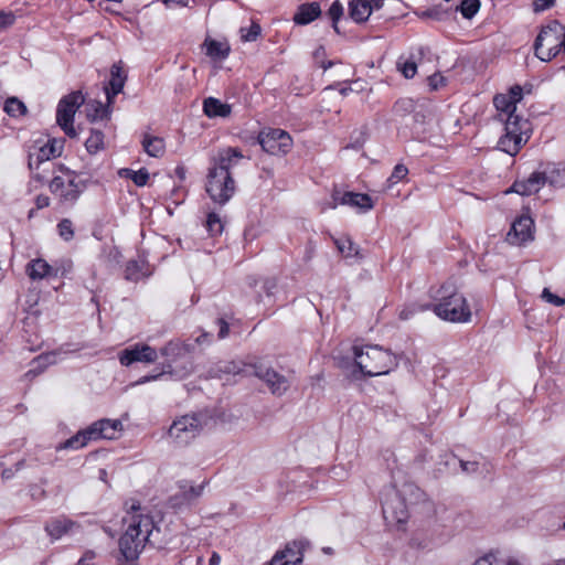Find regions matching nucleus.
Listing matches in <instances>:
<instances>
[{
	"mask_svg": "<svg viewBox=\"0 0 565 565\" xmlns=\"http://www.w3.org/2000/svg\"><path fill=\"white\" fill-rule=\"evenodd\" d=\"M125 505L127 515L122 521L127 527L119 539V565H138V557L149 541L154 521L151 515L145 513L138 501L131 500Z\"/></svg>",
	"mask_w": 565,
	"mask_h": 565,
	"instance_id": "obj_1",
	"label": "nucleus"
},
{
	"mask_svg": "<svg viewBox=\"0 0 565 565\" xmlns=\"http://www.w3.org/2000/svg\"><path fill=\"white\" fill-rule=\"evenodd\" d=\"M242 159L244 154L237 147L222 148L211 159L205 191L215 204L223 206L234 196L236 182L232 170Z\"/></svg>",
	"mask_w": 565,
	"mask_h": 565,
	"instance_id": "obj_2",
	"label": "nucleus"
},
{
	"mask_svg": "<svg viewBox=\"0 0 565 565\" xmlns=\"http://www.w3.org/2000/svg\"><path fill=\"white\" fill-rule=\"evenodd\" d=\"M428 295L431 302L425 303L422 309H429L439 319L452 323L471 320L470 306L454 282L446 281L438 287H430Z\"/></svg>",
	"mask_w": 565,
	"mask_h": 565,
	"instance_id": "obj_3",
	"label": "nucleus"
},
{
	"mask_svg": "<svg viewBox=\"0 0 565 565\" xmlns=\"http://www.w3.org/2000/svg\"><path fill=\"white\" fill-rule=\"evenodd\" d=\"M51 166L52 178L47 181L50 192L60 206H75L87 190L89 181L63 163H52Z\"/></svg>",
	"mask_w": 565,
	"mask_h": 565,
	"instance_id": "obj_4",
	"label": "nucleus"
},
{
	"mask_svg": "<svg viewBox=\"0 0 565 565\" xmlns=\"http://www.w3.org/2000/svg\"><path fill=\"white\" fill-rule=\"evenodd\" d=\"M194 345L180 340H170L160 349L163 358L162 371L157 375H146L141 379V383L157 380L163 374H170L179 379H183L192 371V352Z\"/></svg>",
	"mask_w": 565,
	"mask_h": 565,
	"instance_id": "obj_5",
	"label": "nucleus"
},
{
	"mask_svg": "<svg viewBox=\"0 0 565 565\" xmlns=\"http://www.w3.org/2000/svg\"><path fill=\"white\" fill-rule=\"evenodd\" d=\"M353 350L355 364L365 376L384 375L398 365V356L380 345L354 347Z\"/></svg>",
	"mask_w": 565,
	"mask_h": 565,
	"instance_id": "obj_6",
	"label": "nucleus"
},
{
	"mask_svg": "<svg viewBox=\"0 0 565 565\" xmlns=\"http://www.w3.org/2000/svg\"><path fill=\"white\" fill-rule=\"evenodd\" d=\"M534 54L543 62L555 58L561 51L565 53V26L557 20L542 26L534 41Z\"/></svg>",
	"mask_w": 565,
	"mask_h": 565,
	"instance_id": "obj_7",
	"label": "nucleus"
},
{
	"mask_svg": "<svg viewBox=\"0 0 565 565\" xmlns=\"http://www.w3.org/2000/svg\"><path fill=\"white\" fill-rule=\"evenodd\" d=\"M62 151L63 141L55 138H50L44 143L38 140L31 146L28 156V167L31 171H35L33 174L35 181L41 183L46 181L45 175L38 172V170L42 163L60 157Z\"/></svg>",
	"mask_w": 565,
	"mask_h": 565,
	"instance_id": "obj_8",
	"label": "nucleus"
},
{
	"mask_svg": "<svg viewBox=\"0 0 565 565\" xmlns=\"http://www.w3.org/2000/svg\"><path fill=\"white\" fill-rule=\"evenodd\" d=\"M257 142L264 152L275 157L287 156L294 147L292 137L288 131L271 127L259 130Z\"/></svg>",
	"mask_w": 565,
	"mask_h": 565,
	"instance_id": "obj_9",
	"label": "nucleus"
},
{
	"mask_svg": "<svg viewBox=\"0 0 565 565\" xmlns=\"http://www.w3.org/2000/svg\"><path fill=\"white\" fill-rule=\"evenodd\" d=\"M85 98L82 92L76 90L63 96L56 108V122L68 137H75L74 117Z\"/></svg>",
	"mask_w": 565,
	"mask_h": 565,
	"instance_id": "obj_10",
	"label": "nucleus"
},
{
	"mask_svg": "<svg viewBox=\"0 0 565 565\" xmlns=\"http://www.w3.org/2000/svg\"><path fill=\"white\" fill-rule=\"evenodd\" d=\"M201 419L198 415H184L175 420L169 428V436L178 445H188L201 431Z\"/></svg>",
	"mask_w": 565,
	"mask_h": 565,
	"instance_id": "obj_11",
	"label": "nucleus"
},
{
	"mask_svg": "<svg viewBox=\"0 0 565 565\" xmlns=\"http://www.w3.org/2000/svg\"><path fill=\"white\" fill-rule=\"evenodd\" d=\"M331 200L328 204L330 209H335L338 205H348L358 209L360 212H367L374 207V201L367 193L342 192L337 186L332 189Z\"/></svg>",
	"mask_w": 565,
	"mask_h": 565,
	"instance_id": "obj_12",
	"label": "nucleus"
},
{
	"mask_svg": "<svg viewBox=\"0 0 565 565\" xmlns=\"http://www.w3.org/2000/svg\"><path fill=\"white\" fill-rule=\"evenodd\" d=\"M158 359L157 350L147 343H135L121 350L118 360L121 365L130 366L134 363L150 364Z\"/></svg>",
	"mask_w": 565,
	"mask_h": 565,
	"instance_id": "obj_13",
	"label": "nucleus"
},
{
	"mask_svg": "<svg viewBox=\"0 0 565 565\" xmlns=\"http://www.w3.org/2000/svg\"><path fill=\"white\" fill-rule=\"evenodd\" d=\"M207 481H203L199 486H193L189 480H181L178 482V492L169 499L170 507L175 510L190 507L203 493Z\"/></svg>",
	"mask_w": 565,
	"mask_h": 565,
	"instance_id": "obj_14",
	"label": "nucleus"
},
{
	"mask_svg": "<svg viewBox=\"0 0 565 565\" xmlns=\"http://www.w3.org/2000/svg\"><path fill=\"white\" fill-rule=\"evenodd\" d=\"M306 544L303 541L288 542L269 561L268 565H301Z\"/></svg>",
	"mask_w": 565,
	"mask_h": 565,
	"instance_id": "obj_15",
	"label": "nucleus"
},
{
	"mask_svg": "<svg viewBox=\"0 0 565 565\" xmlns=\"http://www.w3.org/2000/svg\"><path fill=\"white\" fill-rule=\"evenodd\" d=\"M534 221L530 215H520L512 223L508 233V241L511 244H523L533 239Z\"/></svg>",
	"mask_w": 565,
	"mask_h": 565,
	"instance_id": "obj_16",
	"label": "nucleus"
},
{
	"mask_svg": "<svg viewBox=\"0 0 565 565\" xmlns=\"http://www.w3.org/2000/svg\"><path fill=\"white\" fill-rule=\"evenodd\" d=\"M122 430V423L119 419L103 418L94 422L87 427V434L93 440L115 439Z\"/></svg>",
	"mask_w": 565,
	"mask_h": 565,
	"instance_id": "obj_17",
	"label": "nucleus"
},
{
	"mask_svg": "<svg viewBox=\"0 0 565 565\" xmlns=\"http://www.w3.org/2000/svg\"><path fill=\"white\" fill-rule=\"evenodd\" d=\"M79 529L81 524L78 522L65 515L52 518L44 525V530L52 541L60 540L64 535L73 533Z\"/></svg>",
	"mask_w": 565,
	"mask_h": 565,
	"instance_id": "obj_18",
	"label": "nucleus"
},
{
	"mask_svg": "<svg viewBox=\"0 0 565 565\" xmlns=\"http://www.w3.org/2000/svg\"><path fill=\"white\" fill-rule=\"evenodd\" d=\"M545 182V173L535 171L525 180H515L508 192H514L522 196H530L536 194L544 186Z\"/></svg>",
	"mask_w": 565,
	"mask_h": 565,
	"instance_id": "obj_19",
	"label": "nucleus"
},
{
	"mask_svg": "<svg viewBox=\"0 0 565 565\" xmlns=\"http://www.w3.org/2000/svg\"><path fill=\"white\" fill-rule=\"evenodd\" d=\"M25 274L32 281L57 277V269L44 258L31 259L25 266Z\"/></svg>",
	"mask_w": 565,
	"mask_h": 565,
	"instance_id": "obj_20",
	"label": "nucleus"
},
{
	"mask_svg": "<svg viewBox=\"0 0 565 565\" xmlns=\"http://www.w3.org/2000/svg\"><path fill=\"white\" fill-rule=\"evenodd\" d=\"M254 373L268 385L273 394L280 395L287 390V380L285 376L273 369H268L263 365H255Z\"/></svg>",
	"mask_w": 565,
	"mask_h": 565,
	"instance_id": "obj_21",
	"label": "nucleus"
},
{
	"mask_svg": "<svg viewBox=\"0 0 565 565\" xmlns=\"http://www.w3.org/2000/svg\"><path fill=\"white\" fill-rule=\"evenodd\" d=\"M127 81V73L121 63H115L110 68V78L108 85L105 87L106 98L108 104H113L115 97L121 93Z\"/></svg>",
	"mask_w": 565,
	"mask_h": 565,
	"instance_id": "obj_22",
	"label": "nucleus"
},
{
	"mask_svg": "<svg viewBox=\"0 0 565 565\" xmlns=\"http://www.w3.org/2000/svg\"><path fill=\"white\" fill-rule=\"evenodd\" d=\"M322 13L319 2H306L297 8L292 21L297 25H307L317 20Z\"/></svg>",
	"mask_w": 565,
	"mask_h": 565,
	"instance_id": "obj_23",
	"label": "nucleus"
},
{
	"mask_svg": "<svg viewBox=\"0 0 565 565\" xmlns=\"http://www.w3.org/2000/svg\"><path fill=\"white\" fill-rule=\"evenodd\" d=\"M202 47L205 55L213 61H224L231 53V45L226 40L218 41L210 36L204 40Z\"/></svg>",
	"mask_w": 565,
	"mask_h": 565,
	"instance_id": "obj_24",
	"label": "nucleus"
},
{
	"mask_svg": "<svg viewBox=\"0 0 565 565\" xmlns=\"http://www.w3.org/2000/svg\"><path fill=\"white\" fill-rule=\"evenodd\" d=\"M204 114L212 117H228L232 114L231 105L222 103L220 99L214 97L205 98L203 102Z\"/></svg>",
	"mask_w": 565,
	"mask_h": 565,
	"instance_id": "obj_25",
	"label": "nucleus"
},
{
	"mask_svg": "<svg viewBox=\"0 0 565 565\" xmlns=\"http://www.w3.org/2000/svg\"><path fill=\"white\" fill-rule=\"evenodd\" d=\"M525 142H526V140H524L522 136L510 135V134L505 132L499 139L498 145L502 151L514 157L520 152V150L522 149V147Z\"/></svg>",
	"mask_w": 565,
	"mask_h": 565,
	"instance_id": "obj_26",
	"label": "nucleus"
},
{
	"mask_svg": "<svg viewBox=\"0 0 565 565\" xmlns=\"http://www.w3.org/2000/svg\"><path fill=\"white\" fill-rule=\"evenodd\" d=\"M141 145L143 150L150 156L154 158H160L166 152V142L163 138L150 136L148 134L143 135L141 140Z\"/></svg>",
	"mask_w": 565,
	"mask_h": 565,
	"instance_id": "obj_27",
	"label": "nucleus"
},
{
	"mask_svg": "<svg viewBox=\"0 0 565 565\" xmlns=\"http://www.w3.org/2000/svg\"><path fill=\"white\" fill-rule=\"evenodd\" d=\"M371 13L367 0H351L349 2V15L353 21L358 23L365 22Z\"/></svg>",
	"mask_w": 565,
	"mask_h": 565,
	"instance_id": "obj_28",
	"label": "nucleus"
},
{
	"mask_svg": "<svg viewBox=\"0 0 565 565\" xmlns=\"http://www.w3.org/2000/svg\"><path fill=\"white\" fill-rule=\"evenodd\" d=\"M339 253L345 258H361L360 247L349 235H342L333 239Z\"/></svg>",
	"mask_w": 565,
	"mask_h": 565,
	"instance_id": "obj_29",
	"label": "nucleus"
},
{
	"mask_svg": "<svg viewBox=\"0 0 565 565\" xmlns=\"http://www.w3.org/2000/svg\"><path fill=\"white\" fill-rule=\"evenodd\" d=\"M416 104L411 97H401L396 99L392 106V115L395 120L404 119L406 116L415 111Z\"/></svg>",
	"mask_w": 565,
	"mask_h": 565,
	"instance_id": "obj_30",
	"label": "nucleus"
},
{
	"mask_svg": "<svg viewBox=\"0 0 565 565\" xmlns=\"http://www.w3.org/2000/svg\"><path fill=\"white\" fill-rule=\"evenodd\" d=\"M398 510H394L387 502L382 505V512L385 520L396 522L398 524L405 523L408 514L405 504L402 500L397 501Z\"/></svg>",
	"mask_w": 565,
	"mask_h": 565,
	"instance_id": "obj_31",
	"label": "nucleus"
},
{
	"mask_svg": "<svg viewBox=\"0 0 565 565\" xmlns=\"http://www.w3.org/2000/svg\"><path fill=\"white\" fill-rule=\"evenodd\" d=\"M118 175L122 179L131 180L137 186H145L150 179L146 168H140L137 171L130 168H122L118 171Z\"/></svg>",
	"mask_w": 565,
	"mask_h": 565,
	"instance_id": "obj_32",
	"label": "nucleus"
},
{
	"mask_svg": "<svg viewBox=\"0 0 565 565\" xmlns=\"http://www.w3.org/2000/svg\"><path fill=\"white\" fill-rule=\"evenodd\" d=\"M89 441H93L92 435L87 434V427L77 431L74 436L60 444L57 449H81Z\"/></svg>",
	"mask_w": 565,
	"mask_h": 565,
	"instance_id": "obj_33",
	"label": "nucleus"
},
{
	"mask_svg": "<svg viewBox=\"0 0 565 565\" xmlns=\"http://www.w3.org/2000/svg\"><path fill=\"white\" fill-rule=\"evenodd\" d=\"M105 135L103 131L97 129H92L89 137L85 141V147L88 153L96 154L100 150L104 149L105 146Z\"/></svg>",
	"mask_w": 565,
	"mask_h": 565,
	"instance_id": "obj_34",
	"label": "nucleus"
},
{
	"mask_svg": "<svg viewBox=\"0 0 565 565\" xmlns=\"http://www.w3.org/2000/svg\"><path fill=\"white\" fill-rule=\"evenodd\" d=\"M527 121L522 119L515 113L505 118V132L510 135L522 136L527 127Z\"/></svg>",
	"mask_w": 565,
	"mask_h": 565,
	"instance_id": "obj_35",
	"label": "nucleus"
},
{
	"mask_svg": "<svg viewBox=\"0 0 565 565\" xmlns=\"http://www.w3.org/2000/svg\"><path fill=\"white\" fill-rule=\"evenodd\" d=\"M143 262H139L136 259L128 260L125 266V279L129 281H138L140 280L146 273L143 271Z\"/></svg>",
	"mask_w": 565,
	"mask_h": 565,
	"instance_id": "obj_36",
	"label": "nucleus"
},
{
	"mask_svg": "<svg viewBox=\"0 0 565 565\" xmlns=\"http://www.w3.org/2000/svg\"><path fill=\"white\" fill-rule=\"evenodd\" d=\"M205 228L212 237L218 236L223 233L224 222L221 218L218 213H216V212L207 213L206 220H205Z\"/></svg>",
	"mask_w": 565,
	"mask_h": 565,
	"instance_id": "obj_37",
	"label": "nucleus"
},
{
	"mask_svg": "<svg viewBox=\"0 0 565 565\" xmlns=\"http://www.w3.org/2000/svg\"><path fill=\"white\" fill-rule=\"evenodd\" d=\"M3 109L11 117L23 116L28 111L24 103L17 97H9L4 103Z\"/></svg>",
	"mask_w": 565,
	"mask_h": 565,
	"instance_id": "obj_38",
	"label": "nucleus"
},
{
	"mask_svg": "<svg viewBox=\"0 0 565 565\" xmlns=\"http://www.w3.org/2000/svg\"><path fill=\"white\" fill-rule=\"evenodd\" d=\"M493 103L495 108L505 116H511L516 110V106L513 105V102L509 99L507 95H497L493 99Z\"/></svg>",
	"mask_w": 565,
	"mask_h": 565,
	"instance_id": "obj_39",
	"label": "nucleus"
},
{
	"mask_svg": "<svg viewBox=\"0 0 565 565\" xmlns=\"http://www.w3.org/2000/svg\"><path fill=\"white\" fill-rule=\"evenodd\" d=\"M56 231L65 242H71L75 236L74 225L70 218H62L56 225Z\"/></svg>",
	"mask_w": 565,
	"mask_h": 565,
	"instance_id": "obj_40",
	"label": "nucleus"
},
{
	"mask_svg": "<svg viewBox=\"0 0 565 565\" xmlns=\"http://www.w3.org/2000/svg\"><path fill=\"white\" fill-rule=\"evenodd\" d=\"M343 13H344V9H343L342 3L339 0L333 1L332 4L330 6L329 10L327 11V15L331 20L332 28L337 33H340L338 23L341 20V18L343 17Z\"/></svg>",
	"mask_w": 565,
	"mask_h": 565,
	"instance_id": "obj_41",
	"label": "nucleus"
},
{
	"mask_svg": "<svg viewBox=\"0 0 565 565\" xmlns=\"http://www.w3.org/2000/svg\"><path fill=\"white\" fill-rule=\"evenodd\" d=\"M480 9L479 0H462L459 6V11L466 19H471L477 14Z\"/></svg>",
	"mask_w": 565,
	"mask_h": 565,
	"instance_id": "obj_42",
	"label": "nucleus"
},
{
	"mask_svg": "<svg viewBox=\"0 0 565 565\" xmlns=\"http://www.w3.org/2000/svg\"><path fill=\"white\" fill-rule=\"evenodd\" d=\"M408 172V168L405 164L398 163L394 167L392 174L387 179V182L390 185H394L398 182L406 181Z\"/></svg>",
	"mask_w": 565,
	"mask_h": 565,
	"instance_id": "obj_43",
	"label": "nucleus"
},
{
	"mask_svg": "<svg viewBox=\"0 0 565 565\" xmlns=\"http://www.w3.org/2000/svg\"><path fill=\"white\" fill-rule=\"evenodd\" d=\"M397 70L402 73V75L411 79L413 78L417 73V64L414 61H404L397 62Z\"/></svg>",
	"mask_w": 565,
	"mask_h": 565,
	"instance_id": "obj_44",
	"label": "nucleus"
},
{
	"mask_svg": "<svg viewBox=\"0 0 565 565\" xmlns=\"http://www.w3.org/2000/svg\"><path fill=\"white\" fill-rule=\"evenodd\" d=\"M424 305L425 303L414 302V303L406 306L405 308H403L399 311V315H398L399 319L408 320L409 318H412L414 315H416L418 312L428 311L429 309H422L424 307Z\"/></svg>",
	"mask_w": 565,
	"mask_h": 565,
	"instance_id": "obj_45",
	"label": "nucleus"
},
{
	"mask_svg": "<svg viewBox=\"0 0 565 565\" xmlns=\"http://www.w3.org/2000/svg\"><path fill=\"white\" fill-rule=\"evenodd\" d=\"M260 34V26L257 23H253L249 28L241 29V38L245 42L256 41Z\"/></svg>",
	"mask_w": 565,
	"mask_h": 565,
	"instance_id": "obj_46",
	"label": "nucleus"
},
{
	"mask_svg": "<svg viewBox=\"0 0 565 565\" xmlns=\"http://www.w3.org/2000/svg\"><path fill=\"white\" fill-rule=\"evenodd\" d=\"M110 104L107 103V105H104L102 103H97L94 113L89 114L88 116L92 117V120H104L108 119L110 116Z\"/></svg>",
	"mask_w": 565,
	"mask_h": 565,
	"instance_id": "obj_47",
	"label": "nucleus"
},
{
	"mask_svg": "<svg viewBox=\"0 0 565 565\" xmlns=\"http://www.w3.org/2000/svg\"><path fill=\"white\" fill-rule=\"evenodd\" d=\"M51 204V198L46 194H39L34 199V209L29 211L28 217L32 218L35 215V212L45 207H49Z\"/></svg>",
	"mask_w": 565,
	"mask_h": 565,
	"instance_id": "obj_48",
	"label": "nucleus"
},
{
	"mask_svg": "<svg viewBox=\"0 0 565 565\" xmlns=\"http://www.w3.org/2000/svg\"><path fill=\"white\" fill-rule=\"evenodd\" d=\"M541 297L546 302L552 303L556 307H562L565 305V298H562V297L553 294L548 288L543 289Z\"/></svg>",
	"mask_w": 565,
	"mask_h": 565,
	"instance_id": "obj_49",
	"label": "nucleus"
},
{
	"mask_svg": "<svg viewBox=\"0 0 565 565\" xmlns=\"http://www.w3.org/2000/svg\"><path fill=\"white\" fill-rule=\"evenodd\" d=\"M409 545L414 548L425 550V548H430L433 544L430 541H427L426 539L423 537L422 532H417L411 539Z\"/></svg>",
	"mask_w": 565,
	"mask_h": 565,
	"instance_id": "obj_50",
	"label": "nucleus"
},
{
	"mask_svg": "<svg viewBox=\"0 0 565 565\" xmlns=\"http://www.w3.org/2000/svg\"><path fill=\"white\" fill-rule=\"evenodd\" d=\"M53 267H55L57 269V277H67L68 274L72 271L73 269V263L72 260H60V262H54L53 264Z\"/></svg>",
	"mask_w": 565,
	"mask_h": 565,
	"instance_id": "obj_51",
	"label": "nucleus"
},
{
	"mask_svg": "<svg viewBox=\"0 0 565 565\" xmlns=\"http://www.w3.org/2000/svg\"><path fill=\"white\" fill-rule=\"evenodd\" d=\"M430 90H438L446 85V79L440 73H435L427 78Z\"/></svg>",
	"mask_w": 565,
	"mask_h": 565,
	"instance_id": "obj_52",
	"label": "nucleus"
},
{
	"mask_svg": "<svg viewBox=\"0 0 565 565\" xmlns=\"http://www.w3.org/2000/svg\"><path fill=\"white\" fill-rule=\"evenodd\" d=\"M15 15L12 11L0 10V29H7L13 25Z\"/></svg>",
	"mask_w": 565,
	"mask_h": 565,
	"instance_id": "obj_53",
	"label": "nucleus"
},
{
	"mask_svg": "<svg viewBox=\"0 0 565 565\" xmlns=\"http://www.w3.org/2000/svg\"><path fill=\"white\" fill-rule=\"evenodd\" d=\"M41 360L42 358L39 356L36 358L35 360H33V364H36V366H34L33 369H30L25 374L24 376L29 380H33L34 377H36L38 375H40L41 373H43L44 369H45V365L41 364Z\"/></svg>",
	"mask_w": 565,
	"mask_h": 565,
	"instance_id": "obj_54",
	"label": "nucleus"
},
{
	"mask_svg": "<svg viewBox=\"0 0 565 565\" xmlns=\"http://www.w3.org/2000/svg\"><path fill=\"white\" fill-rule=\"evenodd\" d=\"M555 4V0H533L532 7L535 13L543 12Z\"/></svg>",
	"mask_w": 565,
	"mask_h": 565,
	"instance_id": "obj_55",
	"label": "nucleus"
},
{
	"mask_svg": "<svg viewBox=\"0 0 565 565\" xmlns=\"http://www.w3.org/2000/svg\"><path fill=\"white\" fill-rule=\"evenodd\" d=\"M215 322L218 327L217 338L225 339L230 333L228 322L224 318H217Z\"/></svg>",
	"mask_w": 565,
	"mask_h": 565,
	"instance_id": "obj_56",
	"label": "nucleus"
},
{
	"mask_svg": "<svg viewBox=\"0 0 565 565\" xmlns=\"http://www.w3.org/2000/svg\"><path fill=\"white\" fill-rule=\"evenodd\" d=\"M96 553L92 550L84 552L76 565H95Z\"/></svg>",
	"mask_w": 565,
	"mask_h": 565,
	"instance_id": "obj_57",
	"label": "nucleus"
},
{
	"mask_svg": "<svg viewBox=\"0 0 565 565\" xmlns=\"http://www.w3.org/2000/svg\"><path fill=\"white\" fill-rule=\"evenodd\" d=\"M507 96L509 97V99H511L513 102V105L516 106V104L523 97V93H522L521 86L515 85V86L511 87L510 90H509V95H507Z\"/></svg>",
	"mask_w": 565,
	"mask_h": 565,
	"instance_id": "obj_58",
	"label": "nucleus"
},
{
	"mask_svg": "<svg viewBox=\"0 0 565 565\" xmlns=\"http://www.w3.org/2000/svg\"><path fill=\"white\" fill-rule=\"evenodd\" d=\"M23 465H24V461L21 460V461L15 463V469L14 470L12 468L3 469L2 472H1L2 479L3 480L11 479L14 476V472L19 471L23 467Z\"/></svg>",
	"mask_w": 565,
	"mask_h": 565,
	"instance_id": "obj_59",
	"label": "nucleus"
},
{
	"mask_svg": "<svg viewBox=\"0 0 565 565\" xmlns=\"http://www.w3.org/2000/svg\"><path fill=\"white\" fill-rule=\"evenodd\" d=\"M461 469L467 472H475L478 469V462L460 461Z\"/></svg>",
	"mask_w": 565,
	"mask_h": 565,
	"instance_id": "obj_60",
	"label": "nucleus"
},
{
	"mask_svg": "<svg viewBox=\"0 0 565 565\" xmlns=\"http://www.w3.org/2000/svg\"><path fill=\"white\" fill-rule=\"evenodd\" d=\"M212 334L209 333V332H203L201 335H199L196 339H195V342L198 344H205V343H210L212 341Z\"/></svg>",
	"mask_w": 565,
	"mask_h": 565,
	"instance_id": "obj_61",
	"label": "nucleus"
},
{
	"mask_svg": "<svg viewBox=\"0 0 565 565\" xmlns=\"http://www.w3.org/2000/svg\"><path fill=\"white\" fill-rule=\"evenodd\" d=\"M220 563L221 556L216 552H213L209 559V565H220Z\"/></svg>",
	"mask_w": 565,
	"mask_h": 565,
	"instance_id": "obj_62",
	"label": "nucleus"
},
{
	"mask_svg": "<svg viewBox=\"0 0 565 565\" xmlns=\"http://www.w3.org/2000/svg\"><path fill=\"white\" fill-rule=\"evenodd\" d=\"M369 1V6L371 7V11H373L374 9H381L382 6H383V0H367Z\"/></svg>",
	"mask_w": 565,
	"mask_h": 565,
	"instance_id": "obj_63",
	"label": "nucleus"
},
{
	"mask_svg": "<svg viewBox=\"0 0 565 565\" xmlns=\"http://www.w3.org/2000/svg\"><path fill=\"white\" fill-rule=\"evenodd\" d=\"M276 287V282L274 280L267 279L264 284V288L266 289L267 295H270V290Z\"/></svg>",
	"mask_w": 565,
	"mask_h": 565,
	"instance_id": "obj_64",
	"label": "nucleus"
}]
</instances>
